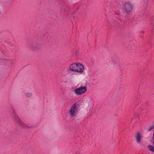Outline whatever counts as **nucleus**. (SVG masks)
Masks as SVG:
<instances>
[{"mask_svg": "<svg viewBox=\"0 0 154 154\" xmlns=\"http://www.w3.org/2000/svg\"><path fill=\"white\" fill-rule=\"evenodd\" d=\"M13 118L14 122L19 126L23 128H26L28 127L27 125L21 121L18 116L15 113L14 111L13 115Z\"/></svg>", "mask_w": 154, "mask_h": 154, "instance_id": "1", "label": "nucleus"}, {"mask_svg": "<svg viewBox=\"0 0 154 154\" xmlns=\"http://www.w3.org/2000/svg\"><path fill=\"white\" fill-rule=\"evenodd\" d=\"M133 9V6L130 2H126L124 3L123 8V11L126 13H131Z\"/></svg>", "mask_w": 154, "mask_h": 154, "instance_id": "2", "label": "nucleus"}, {"mask_svg": "<svg viewBox=\"0 0 154 154\" xmlns=\"http://www.w3.org/2000/svg\"><path fill=\"white\" fill-rule=\"evenodd\" d=\"M87 88L85 86H81L74 90V93L77 95H81L87 91Z\"/></svg>", "mask_w": 154, "mask_h": 154, "instance_id": "3", "label": "nucleus"}, {"mask_svg": "<svg viewBox=\"0 0 154 154\" xmlns=\"http://www.w3.org/2000/svg\"><path fill=\"white\" fill-rule=\"evenodd\" d=\"M76 104H74L70 107L69 110V114L71 117H74L78 114V110L76 108Z\"/></svg>", "mask_w": 154, "mask_h": 154, "instance_id": "4", "label": "nucleus"}, {"mask_svg": "<svg viewBox=\"0 0 154 154\" xmlns=\"http://www.w3.org/2000/svg\"><path fill=\"white\" fill-rule=\"evenodd\" d=\"M136 142L138 143H139L141 141L142 138V136L141 133L139 131L137 132L135 135Z\"/></svg>", "mask_w": 154, "mask_h": 154, "instance_id": "5", "label": "nucleus"}, {"mask_svg": "<svg viewBox=\"0 0 154 154\" xmlns=\"http://www.w3.org/2000/svg\"><path fill=\"white\" fill-rule=\"evenodd\" d=\"M77 66L76 72H83L84 68L83 65L80 63H77Z\"/></svg>", "mask_w": 154, "mask_h": 154, "instance_id": "6", "label": "nucleus"}, {"mask_svg": "<svg viewBox=\"0 0 154 154\" xmlns=\"http://www.w3.org/2000/svg\"><path fill=\"white\" fill-rule=\"evenodd\" d=\"M77 66V64L75 63H73L70 65L69 68V69L70 71L76 72Z\"/></svg>", "mask_w": 154, "mask_h": 154, "instance_id": "7", "label": "nucleus"}, {"mask_svg": "<svg viewBox=\"0 0 154 154\" xmlns=\"http://www.w3.org/2000/svg\"><path fill=\"white\" fill-rule=\"evenodd\" d=\"M25 96L28 98H30L32 96V94L31 92H25L24 93Z\"/></svg>", "mask_w": 154, "mask_h": 154, "instance_id": "8", "label": "nucleus"}, {"mask_svg": "<svg viewBox=\"0 0 154 154\" xmlns=\"http://www.w3.org/2000/svg\"><path fill=\"white\" fill-rule=\"evenodd\" d=\"M148 149L151 152H154V147L151 145L148 146Z\"/></svg>", "mask_w": 154, "mask_h": 154, "instance_id": "9", "label": "nucleus"}, {"mask_svg": "<svg viewBox=\"0 0 154 154\" xmlns=\"http://www.w3.org/2000/svg\"><path fill=\"white\" fill-rule=\"evenodd\" d=\"M154 128V126L152 125L149 126V128L148 129V131H150Z\"/></svg>", "mask_w": 154, "mask_h": 154, "instance_id": "10", "label": "nucleus"}, {"mask_svg": "<svg viewBox=\"0 0 154 154\" xmlns=\"http://www.w3.org/2000/svg\"><path fill=\"white\" fill-rule=\"evenodd\" d=\"M75 52L74 51L73 52V53L74 54L77 55L78 54V51L77 50H75Z\"/></svg>", "mask_w": 154, "mask_h": 154, "instance_id": "11", "label": "nucleus"}, {"mask_svg": "<svg viewBox=\"0 0 154 154\" xmlns=\"http://www.w3.org/2000/svg\"><path fill=\"white\" fill-rule=\"evenodd\" d=\"M152 138L153 139H154V132L153 133Z\"/></svg>", "mask_w": 154, "mask_h": 154, "instance_id": "12", "label": "nucleus"}, {"mask_svg": "<svg viewBox=\"0 0 154 154\" xmlns=\"http://www.w3.org/2000/svg\"><path fill=\"white\" fill-rule=\"evenodd\" d=\"M152 125L154 126V121L153 122Z\"/></svg>", "mask_w": 154, "mask_h": 154, "instance_id": "13", "label": "nucleus"}, {"mask_svg": "<svg viewBox=\"0 0 154 154\" xmlns=\"http://www.w3.org/2000/svg\"><path fill=\"white\" fill-rule=\"evenodd\" d=\"M153 144H154V141L153 142Z\"/></svg>", "mask_w": 154, "mask_h": 154, "instance_id": "14", "label": "nucleus"}]
</instances>
